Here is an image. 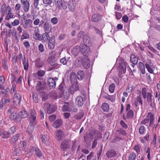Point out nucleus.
<instances>
[{
    "label": "nucleus",
    "mask_w": 160,
    "mask_h": 160,
    "mask_svg": "<svg viewBox=\"0 0 160 160\" xmlns=\"http://www.w3.org/2000/svg\"><path fill=\"white\" fill-rule=\"evenodd\" d=\"M104 97L107 99L109 100L111 102H113L115 100V98L113 96H109V95H105Z\"/></svg>",
    "instance_id": "09e8293b"
},
{
    "label": "nucleus",
    "mask_w": 160,
    "mask_h": 160,
    "mask_svg": "<svg viewBox=\"0 0 160 160\" xmlns=\"http://www.w3.org/2000/svg\"><path fill=\"white\" fill-rule=\"evenodd\" d=\"M145 65L148 71L150 73L153 74V70L152 67L153 64L151 60L149 59H147Z\"/></svg>",
    "instance_id": "0eeeda50"
},
{
    "label": "nucleus",
    "mask_w": 160,
    "mask_h": 160,
    "mask_svg": "<svg viewBox=\"0 0 160 160\" xmlns=\"http://www.w3.org/2000/svg\"><path fill=\"white\" fill-rule=\"evenodd\" d=\"M77 78L79 80H82L84 78V73L82 71L79 70L77 73Z\"/></svg>",
    "instance_id": "b1692460"
},
{
    "label": "nucleus",
    "mask_w": 160,
    "mask_h": 160,
    "mask_svg": "<svg viewBox=\"0 0 160 160\" xmlns=\"http://www.w3.org/2000/svg\"><path fill=\"white\" fill-rule=\"evenodd\" d=\"M68 60L66 59L65 57L61 59L60 60V62L63 65H67Z\"/></svg>",
    "instance_id": "5fc2aeb1"
},
{
    "label": "nucleus",
    "mask_w": 160,
    "mask_h": 160,
    "mask_svg": "<svg viewBox=\"0 0 160 160\" xmlns=\"http://www.w3.org/2000/svg\"><path fill=\"white\" fill-rule=\"evenodd\" d=\"M136 157V155L134 152L131 153L128 158V160H135Z\"/></svg>",
    "instance_id": "4d7b16f0"
},
{
    "label": "nucleus",
    "mask_w": 160,
    "mask_h": 160,
    "mask_svg": "<svg viewBox=\"0 0 160 160\" xmlns=\"http://www.w3.org/2000/svg\"><path fill=\"white\" fill-rule=\"evenodd\" d=\"M43 3L45 5V7L51 5L52 2V0H43Z\"/></svg>",
    "instance_id": "052dcab7"
},
{
    "label": "nucleus",
    "mask_w": 160,
    "mask_h": 160,
    "mask_svg": "<svg viewBox=\"0 0 160 160\" xmlns=\"http://www.w3.org/2000/svg\"><path fill=\"white\" fill-rule=\"evenodd\" d=\"M34 33L33 34V38L36 40H42V35L40 34L39 33L34 31Z\"/></svg>",
    "instance_id": "473e14b6"
},
{
    "label": "nucleus",
    "mask_w": 160,
    "mask_h": 160,
    "mask_svg": "<svg viewBox=\"0 0 160 160\" xmlns=\"http://www.w3.org/2000/svg\"><path fill=\"white\" fill-rule=\"evenodd\" d=\"M84 113L82 110H80V112L73 117L74 118L77 120L80 119L83 116Z\"/></svg>",
    "instance_id": "7c9ffc66"
},
{
    "label": "nucleus",
    "mask_w": 160,
    "mask_h": 160,
    "mask_svg": "<svg viewBox=\"0 0 160 160\" xmlns=\"http://www.w3.org/2000/svg\"><path fill=\"white\" fill-rule=\"evenodd\" d=\"M44 65L43 62L41 60L40 58H38L35 61L36 67L39 68L42 67Z\"/></svg>",
    "instance_id": "dca6fc26"
},
{
    "label": "nucleus",
    "mask_w": 160,
    "mask_h": 160,
    "mask_svg": "<svg viewBox=\"0 0 160 160\" xmlns=\"http://www.w3.org/2000/svg\"><path fill=\"white\" fill-rule=\"evenodd\" d=\"M145 131V127L144 126H141L139 128V132L140 134H142L144 133Z\"/></svg>",
    "instance_id": "338daca9"
},
{
    "label": "nucleus",
    "mask_w": 160,
    "mask_h": 160,
    "mask_svg": "<svg viewBox=\"0 0 160 160\" xmlns=\"http://www.w3.org/2000/svg\"><path fill=\"white\" fill-rule=\"evenodd\" d=\"M119 67L120 68H122L123 72L125 73L126 71V66L124 62L123 61H121L120 62H119Z\"/></svg>",
    "instance_id": "ea45409f"
},
{
    "label": "nucleus",
    "mask_w": 160,
    "mask_h": 160,
    "mask_svg": "<svg viewBox=\"0 0 160 160\" xmlns=\"http://www.w3.org/2000/svg\"><path fill=\"white\" fill-rule=\"evenodd\" d=\"M40 113L41 118L42 119H43L44 118L45 111L43 108H41L40 110Z\"/></svg>",
    "instance_id": "680f3d73"
},
{
    "label": "nucleus",
    "mask_w": 160,
    "mask_h": 160,
    "mask_svg": "<svg viewBox=\"0 0 160 160\" xmlns=\"http://www.w3.org/2000/svg\"><path fill=\"white\" fill-rule=\"evenodd\" d=\"M31 152H34L36 156L39 158H41L42 153L40 149L38 148L34 147H32L30 149Z\"/></svg>",
    "instance_id": "9d476101"
},
{
    "label": "nucleus",
    "mask_w": 160,
    "mask_h": 160,
    "mask_svg": "<svg viewBox=\"0 0 160 160\" xmlns=\"http://www.w3.org/2000/svg\"><path fill=\"white\" fill-rule=\"evenodd\" d=\"M83 58L82 57H80L76 59L75 61V65L77 67L80 66L81 64H82Z\"/></svg>",
    "instance_id": "2f4dec72"
},
{
    "label": "nucleus",
    "mask_w": 160,
    "mask_h": 160,
    "mask_svg": "<svg viewBox=\"0 0 160 160\" xmlns=\"http://www.w3.org/2000/svg\"><path fill=\"white\" fill-rule=\"evenodd\" d=\"M92 133L96 135L97 140H99L102 138V134L99 131L96 130H93L92 131Z\"/></svg>",
    "instance_id": "c9c22d12"
},
{
    "label": "nucleus",
    "mask_w": 160,
    "mask_h": 160,
    "mask_svg": "<svg viewBox=\"0 0 160 160\" xmlns=\"http://www.w3.org/2000/svg\"><path fill=\"white\" fill-rule=\"evenodd\" d=\"M115 87V85L114 83L110 84L109 86V91L111 93L113 92Z\"/></svg>",
    "instance_id": "13d9d810"
},
{
    "label": "nucleus",
    "mask_w": 160,
    "mask_h": 160,
    "mask_svg": "<svg viewBox=\"0 0 160 160\" xmlns=\"http://www.w3.org/2000/svg\"><path fill=\"white\" fill-rule=\"evenodd\" d=\"M71 147V140L68 139H64L61 142L60 148L61 151L65 152Z\"/></svg>",
    "instance_id": "f257e3e1"
},
{
    "label": "nucleus",
    "mask_w": 160,
    "mask_h": 160,
    "mask_svg": "<svg viewBox=\"0 0 160 160\" xmlns=\"http://www.w3.org/2000/svg\"><path fill=\"white\" fill-rule=\"evenodd\" d=\"M80 51L79 46H75L72 51L75 55L78 54Z\"/></svg>",
    "instance_id": "a18cd8bd"
},
{
    "label": "nucleus",
    "mask_w": 160,
    "mask_h": 160,
    "mask_svg": "<svg viewBox=\"0 0 160 160\" xmlns=\"http://www.w3.org/2000/svg\"><path fill=\"white\" fill-rule=\"evenodd\" d=\"M42 40H43L44 41H47L49 40L51 38L49 37V35L48 34V32H45L43 33L42 36Z\"/></svg>",
    "instance_id": "37998d69"
},
{
    "label": "nucleus",
    "mask_w": 160,
    "mask_h": 160,
    "mask_svg": "<svg viewBox=\"0 0 160 160\" xmlns=\"http://www.w3.org/2000/svg\"><path fill=\"white\" fill-rule=\"evenodd\" d=\"M136 100L139 103L141 104V106H142L143 105L142 103V101L141 98V95L140 94L136 98Z\"/></svg>",
    "instance_id": "6e6d98bb"
},
{
    "label": "nucleus",
    "mask_w": 160,
    "mask_h": 160,
    "mask_svg": "<svg viewBox=\"0 0 160 160\" xmlns=\"http://www.w3.org/2000/svg\"><path fill=\"white\" fill-rule=\"evenodd\" d=\"M80 52L84 56H87L90 53V48L86 44H81L79 46Z\"/></svg>",
    "instance_id": "f03ea898"
},
{
    "label": "nucleus",
    "mask_w": 160,
    "mask_h": 160,
    "mask_svg": "<svg viewBox=\"0 0 160 160\" xmlns=\"http://www.w3.org/2000/svg\"><path fill=\"white\" fill-rule=\"evenodd\" d=\"M63 121L61 119H58L55 120L53 122V126L56 128H58L62 125Z\"/></svg>",
    "instance_id": "6ab92c4d"
},
{
    "label": "nucleus",
    "mask_w": 160,
    "mask_h": 160,
    "mask_svg": "<svg viewBox=\"0 0 160 160\" xmlns=\"http://www.w3.org/2000/svg\"><path fill=\"white\" fill-rule=\"evenodd\" d=\"M63 135V132L61 130H57L56 135L58 138V140H62Z\"/></svg>",
    "instance_id": "c756f323"
},
{
    "label": "nucleus",
    "mask_w": 160,
    "mask_h": 160,
    "mask_svg": "<svg viewBox=\"0 0 160 160\" xmlns=\"http://www.w3.org/2000/svg\"><path fill=\"white\" fill-rule=\"evenodd\" d=\"M147 101L148 102H152V96L151 93L147 92Z\"/></svg>",
    "instance_id": "3c124183"
},
{
    "label": "nucleus",
    "mask_w": 160,
    "mask_h": 160,
    "mask_svg": "<svg viewBox=\"0 0 160 160\" xmlns=\"http://www.w3.org/2000/svg\"><path fill=\"white\" fill-rule=\"evenodd\" d=\"M83 41L85 44H90L92 42L91 38L87 35H84L83 36Z\"/></svg>",
    "instance_id": "412c9836"
},
{
    "label": "nucleus",
    "mask_w": 160,
    "mask_h": 160,
    "mask_svg": "<svg viewBox=\"0 0 160 160\" xmlns=\"http://www.w3.org/2000/svg\"><path fill=\"white\" fill-rule=\"evenodd\" d=\"M102 108L104 112H108L109 110V105L106 103H104L102 106Z\"/></svg>",
    "instance_id": "a19ab883"
},
{
    "label": "nucleus",
    "mask_w": 160,
    "mask_h": 160,
    "mask_svg": "<svg viewBox=\"0 0 160 160\" xmlns=\"http://www.w3.org/2000/svg\"><path fill=\"white\" fill-rule=\"evenodd\" d=\"M79 89V87L78 85L76 83H72V86L70 88V92L72 94L74 93V92Z\"/></svg>",
    "instance_id": "aec40b11"
},
{
    "label": "nucleus",
    "mask_w": 160,
    "mask_h": 160,
    "mask_svg": "<svg viewBox=\"0 0 160 160\" xmlns=\"http://www.w3.org/2000/svg\"><path fill=\"white\" fill-rule=\"evenodd\" d=\"M59 96L60 98H62L65 100H67L69 98V93L68 92L63 91L59 92Z\"/></svg>",
    "instance_id": "a211bd4d"
},
{
    "label": "nucleus",
    "mask_w": 160,
    "mask_h": 160,
    "mask_svg": "<svg viewBox=\"0 0 160 160\" xmlns=\"http://www.w3.org/2000/svg\"><path fill=\"white\" fill-rule=\"evenodd\" d=\"M2 64L3 69L5 70H7L8 69V64L7 61V58L6 57H4L2 60Z\"/></svg>",
    "instance_id": "f704fd0d"
},
{
    "label": "nucleus",
    "mask_w": 160,
    "mask_h": 160,
    "mask_svg": "<svg viewBox=\"0 0 160 160\" xmlns=\"http://www.w3.org/2000/svg\"><path fill=\"white\" fill-rule=\"evenodd\" d=\"M68 7L70 11L72 12L75 11L76 7V2L74 0H69L68 3Z\"/></svg>",
    "instance_id": "4468645a"
},
{
    "label": "nucleus",
    "mask_w": 160,
    "mask_h": 160,
    "mask_svg": "<svg viewBox=\"0 0 160 160\" xmlns=\"http://www.w3.org/2000/svg\"><path fill=\"white\" fill-rule=\"evenodd\" d=\"M10 91V89L9 88H7L6 89H2L1 90H0V95L4 94L3 97H8V93Z\"/></svg>",
    "instance_id": "c85d7f7f"
},
{
    "label": "nucleus",
    "mask_w": 160,
    "mask_h": 160,
    "mask_svg": "<svg viewBox=\"0 0 160 160\" xmlns=\"http://www.w3.org/2000/svg\"><path fill=\"white\" fill-rule=\"evenodd\" d=\"M70 77V80L72 83L77 82V76L75 72H72L71 73Z\"/></svg>",
    "instance_id": "cd10ccee"
},
{
    "label": "nucleus",
    "mask_w": 160,
    "mask_h": 160,
    "mask_svg": "<svg viewBox=\"0 0 160 160\" xmlns=\"http://www.w3.org/2000/svg\"><path fill=\"white\" fill-rule=\"evenodd\" d=\"M65 104L64 105L62 108V110L63 111L65 112H70L71 110L68 108L69 103L68 102H65Z\"/></svg>",
    "instance_id": "79ce46f5"
},
{
    "label": "nucleus",
    "mask_w": 160,
    "mask_h": 160,
    "mask_svg": "<svg viewBox=\"0 0 160 160\" xmlns=\"http://www.w3.org/2000/svg\"><path fill=\"white\" fill-rule=\"evenodd\" d=\"M102 18V16L98 14H93L92 16L91 20L93 22H97L100 21Z\"/></svg>",
    "instance_id": "f3484780"
},
{
    "label": "nucleus",
    "mask_w": 160,
    "mask_h": 160,
    "mask_svg": "<svg viewBox=\"0 0 160 160\" xmlns=\"http://www.w3.org/2000/svg\"><path fill=\"white\" fill-rule=\"evenodd\" d=\"M106 155L108 158L114 157L116 154L115 151L113 150H109L106 153Z\"/></svg>",
    "instance_id": "bb28decb"
},
{
    "label": "nucleus",
    "mask_w": 160,
    "mask_h": 160,
    "mask_svg": "<svg viewBox=\"0 0 160 160\" xmlns=\"http://www.w3.org/2000/svg\"><path fill=\"white\" fill-rule=\"evenodd\" d=\"M34 129V127L33 126H29L28 128L27 132L30 135H31L33 132Z\"/></svg>",
    "instance_id": "49530a36"
},
{
    "label": "nucleus",
    "mask_w": 160,
    "mask_h": 160,
    "mask_svg": "<svg viewBox=\"0 0 160 160\" xmlns=\"http://www.w3.org/2000/svg\"><path fill=\"white\" fill-rule=\"evenodd\" d=\"M65 83L64 81L62 82L59 85L58 87V89L59 90V92L64 91V86Z\"/></svg>",
    "instance_id": "864d4df0"
},
{
    "label": "nucleus",
    "mask_w": 160,
    "mask_h": 160,
    "mask_svg": "<svg viewBox=\"0 0 160 160\" xmlns=\"http://www.w3.org/2000/svg\"><path fill=\"white\" fill-rule=\"evenodd\" d=\"M50 64L52 66V69L57 68L58 67L57 64L54 62V60H52L49 62Z\"/></svg>",
    "instance_id": "8fccbe9b"
},
{
    "label": "nucleus",
    "mask_w": 160,
    "mask_h": 160,
    "mask_svg": "<svg viewBox=\"0 0 160 160\" xmlns=\"http://www.w3.org/2000/svg\"><path fill=\"white\" fill-rule=\"evenodd\" d=\"M13 147L15 148L14 150L12 152V155L14 156H18L21 153V150L18 148H16V145H13Z\"/></svg>",
    "instance_id": "393cba45"
},
{
    "label": "nucleus",
    "mask_w": 160,
    "mask_h": 160,
    "mask_svg": "<svg viewBox=\"0 0 160 160\" xmlns=\"http://www.w3.org/2000/svg\"><path fill=\"white\" fill-rule=\"evenodd\" d=\"M86 100L85 96H78L76 98V103L79 107H81L83 104Z\"/></svg>",
    "instance_id": "39448f33"
},
{
    "label": "nucleus",
    "mask_w": 160,
    "mask_h": 160,
    "mask_svg": "<svg viewBox=\"0 0 160 160\" xmlns=\"http://www.w3.org/2000/svg\"><path fill=\"white\" fill-rule=\"evenodd\" d=\"M30 123H33L36 119V114L34 109H32L30 110V117H29Z\"/></svg>",
    "instance_id": "9b49d317"
},
{
    "label": "nucleus",
    "mask_w": 160,
    "mask_h": 160,
    "mask_svg": "<svg viewBox=\"0 0 160 160\" xmlns=\"http://www.w3.org/2000/svg\"><path fill=\"white\" fill-rule=\"evenodd\" d=\"M24 66V68L25 70L28 71L29 66L28 60V59L27 60L26 62L23 64Z\"/></svg>",
    "instance_id": "69168bd1"
},
{
    "label": "nucleus",
    "mask_w": 160,
    "mask_h": 160,
    "mask_svg": "<svg viewBox=\"0 0 160 160\" xmlns=\"http://www.w3.org/2000/svg\"><path fill=\"white\" fill-rule=\"evenodd\" d=\"M90 61L87 56L83 57L82 64L84 68L87 69L89 68L90 66Z\"/></svg>",
    "instance_id": "1a4fd4ad"
},
{
    "label": "nucleus",
    "mask_w": 160,
    "mask_h": 160,
    "mask_svg": "<svg viewBox=\"0 0 160 160\" xmlns=\"http://www.w3.org/2000/svg\"><path fill=\"white\" fill-rule=\"evenodd\" d=\"M130 60L131 62L133 64H137L138 63V58L135 55L133 54H131Z\"/></svg>",
    "instance_id": "a878e982"
},
{
    "label": "nucleus",
    "mask_w": 160,
    "mask_h": 160,
    "mask_svg": "<svg viewBox=\"0 0 160 160\" xmlns=\"http://www.w3.org/2000/svg\"><path fill=\"white\" fill-rule=\"evenodd\" d=\"M145 65L141 62H140L138 63L139 68L140 70L141 73L142 74H144L145 72Z\"/></svg>",
    "instance_id": "72a5a7b5"
},
{
    "label": "nucleus",
    "mask_w": 160,
    "mask_h": 160,
    "mask_svg": "<svg viewBox=\"0 0 160 160\" xmlns=\"http://www.w3.org/2000/svg\"><path fill=\"white\" fill-rule=\"evenodd\" d=\"M55 37L53 36L48 40V48L51 50L53 49L55 47Z\"/></svg>",
    "instance_id": "ddd939ff"
},
{
    "label": "nucleus",
    "mask_w": 160,
    "mask_h": 160,
    "mask_svg": "<svg viewBox=\"0 0 160 160\" xmlns=\"http://www.w3.org/2000/svg\"><path fill=\"white\" fill-rule=\"evenodd\" d=\"M18 115L21 119V118H25L27 117L28 116V113L26 111L22 110L18 113Z\"/></svg>",
    "instance_id": "5701e85b"
},
{
    "label": "nucleus",
    "mask_w": 160,
    "mask_h": 160,
    "mask_svg": "<svg viewBox=\"0 0 160 160\" xmlns=\"http://www.w3.org/2000/svg\"><path fill=\"white\" fill-rule=\"evenodd\" d=\"M133 112L131 110L128 111L127 113V117L128 119H132L133 117Z\"/></svg>",
    "instance_id": "c03bdc74"
},
{
    "label": "nucleus",
    "mask_w": 160,
    "mask_h": 160,
    "mask_svg": "<svg viewBox=\"0 0 160 160\" xmlns=\"http://www.w3.org/2000/svg\"><path fill=\"white\" fill-rule=\"evenodd\" d=\"M44 89L47 90L46 82L44 81H43L42 82L40 81H38L36 87V90L39 91Z\"/></svg>",
    "instance_id": "423d86ee"
},
{
    "label": "nucleus",
    "mask_w": 160,
    "mask_h": 160,
    "mask_svg": "<svg viewBox=\"0 0 160 160\" xmlns=\"http://www.w3.org/2000/svg\"><path fill=\"white\" fill-rule=\"evenodd\" d=\"M10 118L16 122H19L21 121L20 118L18 117L16 112L12 113L10 115Z\"/></svg>",
    "instance_id": "2eb2a0df"
},
{
    "label": "nucleus",
    "mask_w": 160,
    "mask_h": 160,
    "mask_svg": "<svg viewBox=\"0 0 160 160\" xmlns=\"http://www.w3.org/2000/svg\"><path fill=\"white\" fill-rule=\"evenodd\" d=\"M149 116V112H148V115L146 118L144 119L143 120L142 122L141 123L142 124H145L146 123H148L149 122L150 120V117Z\"/></svg>",
    "instance_id": "603ef678"
},
{
    "label": "nucleus",
    "mask_w": 160,
    "mask_h": 160,
    "mask_svg": "<svg viewBox=\"0 0 160 160\" xmlns=\"http://www.w3.org/2000/svg\"><path fill=\"white\" fill-rule=\"evenodd\" d=\"M5 104L4 102V98H2L0 101V110H2Z\"/></svg>",
    "instance_id": "e2e57ef3"
},
{
    "label": "nucleus",
    "mask_w": 160,
    "mask_h": 160,
    "mask_svg": "<svg viewBox=\"0 0 160 160\" xmlns=\"http://www.w3.org/2000/svg\"><path fill=\"white\" fill-rule=\"evenodd\" d=\"M149 115L150 120L149 126H151L154 123V115L151 112H149Z\"/></svg>",
    "instance_id": "e433bc0d"
},
{
    "label": "nucleus",
    "mask_w": 160,
    "mask_h": 160,
    "mask_svg": "<svg viewBox=\"0 0 160 160\" xmlns=\"http://www.w3.org/2000/svg\"><path fill=\"white\" fill-rule=\"evenodd\" d=\"M44 106L46 107L47 112L48 114L52 113L56 110V108L55 106L54 105L51 106L49 103H45Z\"/></svg>",
    "instance_id": "6e6552de"
},
{
    "label": "nucleus",
    "mask_w": 160,
    "mask_h": 160,
    "mask_svg": "<svg viewBox=\"0 0 160 160\" xmlns=\"http://www.w3.org/2000/svg\"><path fill=\"white\" fill-rule=\"evenodd\" d=\"M55 5L57 8L59 9H66L68 7V4L62 0H55Z\"/></svg>",
    "instance_id": "20e7f679"
},
{
    "label": "nucleus",
    "mask_w": 160,
    "mask_h": 160,
    "mask_svg": "<svg viewBox=\"0 0 160 160\" xmlns=\"http://www.w3.org/2000/svg\"><path fill=\"white\" fill-rule=\"evenodd\" d=\"M32 98L33 100L36 103L38 102V96L36 93H34L33 92L32 94Z\"/></svg>",
    "instance_id": "bf43d9fd"
},
{
    "label": "nucleus",
    "mask_w": 160,
    "mask_h": 160,
    "mask_svg": "<svg viewBox=\"0 0 160 160\" xmlns=\"http://www.w3.org/2000/svg\"><path fill=\"white\" fill-rule=\"evenodd\" d=\"M56 86V82L52 78H50L48 79L46 83L47 90H51L55 88Z\"/></svg>",
    "instance_id": "7ed1b4c3"
},
{
    "label": "nucleus",
    "mask_w": 160,
    "mask_h": 160,
    "mask_svg": "<svg viewBox=\"0 0 160 160\" xmlns=\"http://www.w3.org/2000/svg\"><path fill=\"white\" fill-rule=\"evenodd\" d=\"M43 28L44 30L48 33L51 30V25L48 21L45 22Z\"/></svg>",
    "instance_id": "4be33fe9"
},
{
    "label": "nucleus",
    "mask_w": 160,
    "mask_h": 160,
    "mask_svg": "<svg viewBox=\"0 0 160 160\" xmlns=\"http://www.w3.org/2000/svg\"><path fill=\"white\" fill-rule=\"evenodd\" d=\"M38 76L40 77H42L45 75V72L43 70H39L37 72Z\"/></svg>",
    "instance_id": "774afa93"
},
{
    "label": "nucleus",
    "mask_w": 160,
    "mask_h": 160,
    "mask_svg": "<svg viewBox=\"0 0 160 160\" xmlns=\"http://www.w3.org/2000/svg\"><path fill=\"white\" fill-rule=\"evenodd\" d=\"M11 135L9 131H6L4 130L3 133L2 138H9Z\"/></svg>",
    "instance_id": "de8ad7c7"
},
{
    "label": "nucleus",
    "mask_w": 160,
    "mask_h": 160,
    "mask_svg": "<svg viewBox=\"0 0 160 160\" xmlns=\"http://www.w3.org/2000/svg\"><path fill=\"white\" fill-rule=\"evenodd\" d=\"M41 139L42 142L45 144L48 143L49 140V137L47 135H45L44 134H42L41 135Z\"/></svg>",
    "instance_id": "58836bf2"
},
{
    "label": "nucleus",
    "mask_w": 160,
    "mask_h": 160,
    "mask_svg": "<svg viewBox=\"0 0 160 160\" xmlns=\"http://www.w3.org/2000/svg\"><path fill=\"white\" fill-rule=\"evenodd\" d=\"M23 5V8L25 12L28 11L29 8V2H26L22 3Z\"/></svg>",
    "instance_id": "4c0bfd02"
},
{
    "label": "nucleus",
    "mask_w": 160,
    "mask_h": 160,
    "mask_svg": "<svg viewBox=\"0 0 160 160\" xmlns=\"http://www.w3.org/2000/svg\"><path fill=\"white\" fill-rule=\"evenodd\" d=\"M51 21L53 25H55L58 23V18L56 17L53 18H51Z\"/></svg>",
    "instance_id": "0e129e2a"
},
{
    "label": "nucleus",
    "mask_w": 160,
    "mask_h": 160,
    "mask_svg": "<svg viewBox=\"0 0 160 160\" xmlns=\"http://www.w3.org/2000/svg\"><path fill=\"white\" fill-rule=\"evenodd\" d=\"M21 100V98L20 95L18 93H15L14 94L13 98V102L14 104L17 105L20 104Z\"/></svg>",
    "instance_id": "f8f14e48"
}]
</instances>
